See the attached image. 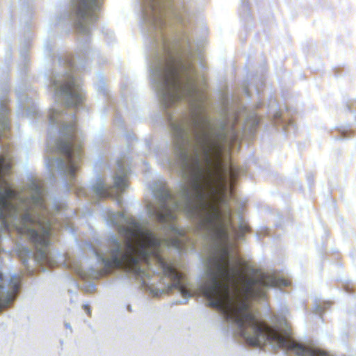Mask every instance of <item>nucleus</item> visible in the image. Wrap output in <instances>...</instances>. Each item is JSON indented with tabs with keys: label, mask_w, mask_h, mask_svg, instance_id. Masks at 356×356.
I'll list each match as a JSON object with an SVG mask.
<instances>
[{
	"label": "nucleus",
	"mask_w": 356,
	"mask_h": 356,
	"mask_svg": "<svg viewBox=\"0 0 356 356\" xmlns=\"http://www.w3.org/2000/svg\"><path fill=\"white\" fill-rule=\"evenodd\" d=\"M83 309L85 310V312H86V314H88V316H91V309H90V307L89 306V305H88V304L83 305Z\"/></svg>",
	"instance_id": "f3484780"
},
{
	"label": "nucleus",
	"mask_w": 356,
	"mask_h": 356,
	"mask_svg": "<svg viewBox=\"0 0 356 356\" xmlns=\"http://www.w3.org/2000/svg\"><path fill=\"white\" fill-rule=\"evenodd\" d=\"M22 204L29 205V208L22 218V222L24 226L19 227V232L26 234L33 243L48 245L51 231L49 220L42 219L39 216H32L30 212L34 210L40 212L46 211L42 188L38 187L35 195L26 199Z\"/></svg>",
	"instance_id": "39448f33"
},
{
	"label": "nucleus",
	"mask_w": 356,
	"mask_h": 356,
	"mask_svg": "<svg viewBox=\"0 0 356 356\" xmlns=\"http://www.w3.org/2000/svg\"><path fill=\"white\" fill-rule=\"evenodd\" d=\"M3 275L0 273V313L6 308L15 298L16 294L20 286V278L16 275L13 276L9 282L8 286L12 289L11 293H3Z\"/></svg>",
	"instance_id": "1a4fd4ad"
},
{
	"label": "nucleus",
	"mask_w": 356,
	"mask_h": 356,
	"mask_svg": "<svg viewBox=\"0 0 356 356\" xmlns=\"http://www.w3.org/2000/svg\"><path fill=\"white\" fill-rule=\"evenodd\" d=\"M163 1V0H152L151 7L154 14H156L157 11L160 13L164 10L165 5Z\"/></svg>",
	"instance_id": "2eb2a0df"
},
{
	"label": "nucleus",
	"mask_w": 356,
	"mask_h": 356,
	"mask_svg": "<svg viewBox=\"0 0 356 356\" xmlns=\"http://www.w3.org/2000/svg\"><path fill=\"white\" fill-rule=\"evenodd\" d=\"M161 246H93V252L99 262L104 264L106 273L114 269H124L136 276L143 277L151 262L160 266L165 276L172 284L169 289H177L181 296L188 298L191 294L185 282L186 275L166 263L161 255Z\"/></svg>",
	"instance_id": "7ed1b4c3"
},
{
	"label": "nucleus",
	"mask_w": 356,
	"mask_h": 356,
	"mask_svg": "<svg viewBox=\"0 0 356 356\" xmlns=\"http://www.w3.org/2000/svg\"><path fill=\"white\" fill-rule=\"evenodd\" d=\"M184 66L179 59L172 54L168 56L163 74L165 86L163 99L168 106L186 97L202 101V95L197 90L193 77H187L186 83H182L181 76H188L191 72L190 68L184 72Z\"/></svg>",
	"instance_id": "20e7f679"
},
{
	"label": "nucleus",
	"mask_w": 356,
	"mask_h": 356,
	"mask_svg": "<svg viewBox=\"0 0 356 356\" xmlns=\"http://www.w3.org/2000/svg\"><path fill=\"white\" fill-rule=\"evenodd\" d=\"M174 143L179 149L187 143V131L191 129L194 136V151L201 154L204 165L202 166L197 155L186 163L189 176V186L195 193L196 202L188 200L182 207L168 191L163 190L158 195L161 207L156 211L160 222H169L175 218V212L183 210L193 216L201 212L205 215L199 226L213 240L224 243L229 238H238L250 232L249 224L242 220L238 229L232 221L230 210L223 212L220 204L224 202L227 188V168L221 161L222 145L213 132L208 118L201 108L193 111L190 118L172 123Z\"/></svg>",
	"instance_id": "f257e3e1"
},
{
	"label": "nucleus",
	"mask_w": 356,
	"mask_h": 356,
	"mask_svg": "<svg viewBox=\"0 0 356 356\" xmlns=\"http://www.w3.org/2000/svg\"><path fill=\"white\" fill-rule=\"evenodd\" d=\"M76 124L64 127L61 131L60 139L57 143L59 152L66 156L68 163L69 172L74 175L78 170V165L73 161V150L76 142Z\"/></svg>",
	"instance_id": "6e6552de"
},
{
	"label": "nucleus",
	"mask_w": 356,
	"mask_h": 356,
	"mask_svg": "<svg viewBox=\"0 0 356 356\" xmlns=\"http://www.w3.org/2000/svg\"><path fill=\"white\" fill-rule=\"evenodd\" d=\"M211 277L201 287L209 306L220 311L226 319L235 323L246 343L258 347L267 341L279 348L291 350L298 356H329L327 353L295 341L259 320L250 311L248 299L263 298L268 287L287 285L275 276L255 271L251 277L240 268H211Z\"/></svg>",
	"instance_id": "f03ea898"
},
{
	"label": "nucleus",
	"mask_w": 356,
	"mask_h": 356,
	"mask_svg": "<svg viewBox=\"0 0 356 356\" xmlns=\"http://www.w3.org/2000/svg\"><path fill=\"white\" fill-rule=\"evenodd\" d=\"M127 179L125 177L117 176L114 178V186L122 192L127 187Z\"/></svg>",
	"instance_id": "ddd939ff"
},
{
	"label": "nucleus",
	"mask_w": 356,
	"mask_h": 356,
	"mask_svg": "<svg viewBox=\"0 0 356 356\" xmlns=\"http://www.w3.org/2000/svg\"><path fill=\"white\" fill-rule=\"evenodd\" d=\"M79 153V154H81V148L80 146H78L77 148L76 149Z\"/></svg>",
	"instance_id": "a211bd4d"
},
{
	"label": "nucleus",
	"mask_w": 356,
	"mask_h": 356,
	"mask_svg": "<svg viewBox=\"0 0 356 356\" xmlns=\"http://www.w3.org/2000/svg\"><path fill=\"white\" fill-rule=\"evenodd\" d=\"M239 172L232 165L229 168V175L231 184L233 185L238 176Z\"/></svg>",
	"instance_id": "dca6fc26"
},
{
	"label": "nucleus",
	"mask_w": 356,
	"mask_h": 356,
	"mask_svg": "<svg viewBox=\"0 0 356 356\" xmlns=\"http://www.w3.org/2000/svg\"><path fill=\"white\" fill-rule=\"evenodd\" d=\"M10 168L11 163L0 156V188L4 190L0 193V220L4 227L8 226L7 218L16 217L17 214V208L13 204V202L18 199V193L10 187L4 178Z\"/></svg>",
	"instance_id": "423d86ee"
},
{
	"label": "nucleus",
	"mask_w": 356,
	"mask_h": 356,
	"mask_svg": "<svg viewBox=\"0 0 356 356\" xmlns=\"http://www.w3.org/2000/svg\"><path fill=\"white\" fill-rule=\"evenodd\" d=\"M63 93L67 95V102L69 106H76L83 101L82 95L79 92L78 88L73 79L70 78L60 88Z\"/></svg>",
	"instance_id": "9d476101"
},
{
	"label": "nucleus",
	"mask_w": 356,
	"mask_h": 356,
	"mask_svg": "<svg viewBox=\"0 0 356 356\" xmlns=\"http://www.w3.org/2000/svg\"><path fill=\"white\" fill-rule=\"evenodd\" d=\"M110 189V188H106L101 184H98L95 187V193L101 197H108L111 196Z\"/></svg>",
	"instance_id": "4468645a"
},
{
	"label": "nucleus",
	"mask_w": 356,
	"mask_h": 356,
	"mask_svg": "<svg viewBox=\"0 0 356 356\" xmlns=\"http://www.w3.org/2000/svg\"><path fill=\"white\" fill-rule=\"evenodd\" d=\"M184 156H185V157H186V156H187V152H184Z\"/></svg>",
	"instance_id": "aec40b11"
},
{
	"label": "nucleus",
	"mask_w": 356,
	"mask_h": 356,
	"mask_svg": "<svg viewBox=\"0 0 356 356\" xmlns=\"http://www.w3.org/2000/svg\"><path fill=\"white\" fill-rule=\"evenodd\" d=\"M10 129V121L8 118V111L6 109L3 111V113L0 115V132L5 131ZM2 134L0 133V137Z\"/></svg>",
	"instance_id": "f8f14e48"
},
{
	"label": "nucleus",
	"mask_w": 356,
	"mask_h": 356,
	"mask_svg": "<svg viewBox=\"0 0 356 356\" xmlns=\"http://www.w3.org/2000/svg\"><path fill=\"white\" fill-rule=\"evenodd\" d=\"M119 234L126 239L124 245H160L157 238L151 232L143 229L136 222L120 227Z\"/></svg>",
	"instance_id": "0eeeda50"
},
{
	"label": "nucleus",
	"mask_w": 356,
	"mask_h": 356,
	"mask_svg": "<svg viewBox=\"0 0 356 356\" xmlns=\"http://www.w3.org/2000/svg\"><path fill=\"white\" fill-rule=\"evenodd\" d=\"M42 258L45 259L47 257L46 253L44 251L42 252Z\"/></svg>",
	"instance_id": "6ab92c4d"
},
{
	"label": "nucleus",
	"mask_w": 356,
	"mask_h": 356,
	"mask_svg": "<svg viewBox=\"0 0 356 356\" xmlns=\"http://www.w3.org/2000/svg\"><path fill=\"white\" fill-rule=\"evenodd\" d=\"M98 8V0H79L76 15L81 19L92 17Z\"/></svg>",
	"instance_id": "9b49d317"
}]
</instances>
